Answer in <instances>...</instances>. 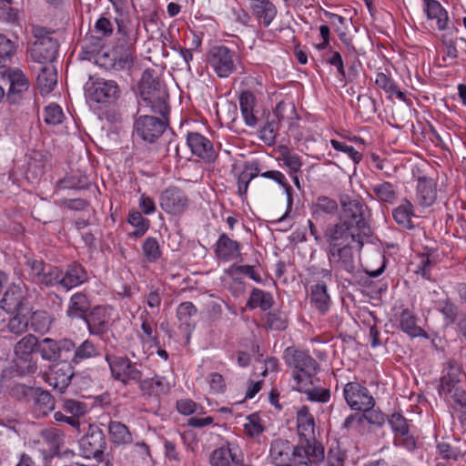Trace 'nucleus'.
<instances>
[{"label": "nucleus", "instance_id": "obj_1", "mask_svg": "<svg viewBox=\"0 0 466 466\" xmlns=\"http://www.w3.org/2000/svg\"><path fill=\"white\" fill-rule=\"evenodd\" d=\"M341 208L339 220L325 230L328 248L363 247L364 238L371 233L368 206L361 198L347 197L341 200Z\"/></svg>", "mask_w": 466, "mask_h": 466}, {"label": "nucleus", "instance_id": "obj_2", "mask_svg": "<svg viewBox=\"0 0 466 466\" xmlns=\"http://www.w3.org/2000/svg\"><path fill=\"white\" fill-rule=\"evenodd\" d=\"M168 94L166 87H149L147 89V106L152 116L147 115V158L158 162L168 152V140L164 137L172 134L169 127L170 109L167 104Z\"/></svg>", "mask_w": 466, "mask_h": 466}, {"label": "nucleus", "instance_id": "obj_3", "mask_svg": "<svg viewBox=\"0 0 466 466\" xmlns=\"http://www.w3.org/2000/svg\"><path fill=\"white\" fill-rule=\"evenodd\" d=\"M286 364L294 369V385L296 390H305L312 384V377L317 373L319 365L308 351L289 347L284 351Z\"/></svg>", "mask_w": 466, "mask_h": 466}, {"label": "nucleus", "instance_id": "obj_4", "mask_svg": "<svg viewBox=\"0 0 466 466\" xmlns=\"http://www.w3.org/2000/svg\"><path fill=\"white\" fill-rule=\"evenodd\" d=\"M465 374L461 366L455 360L448 362L447 372L441 378L439 393L445 400H451L455 403L466 407V390L462 386Z\"/></svg>", "mask_w": 466, "mask_h": 466}, {"label": "nucleus", "instance_id": "obj_5", "mask_svg": "<svg viewBox=\"0 0 466 466\" xmlns=\"http://www.w3.org/2000/svg\"><path fill=\"white\" fill-rule=\"evenodd\" d=\"M166 38L150 39L152 46H147V53L152 56H147V61L151 62L155 68L147 67V89L149 87H166L162 79L166 65L163 61L168 56L166 49Z\"/></svg>", "mask_w": 466, "mask_h": 466}, {"label": "nucleus", "instance_id": "obj_6", "mask_svg": "<svg viewBox=\"0 0 466 466\" xmlns=\"http://www.w3.org/2000/svg\"><path fill=\"white\" fill-rule=\"evenodd\" d=\"M324 459V447L317 440L299 439L294 445V466H317Z\"/></svg>", "mask_w": 466, "mask_h": 466}, {"label": "nucleus", "instance_id": "obj_7", "mask_svg": "<svg viewBox=\"0 0 466 466\" xmlns=\"http://www.w3.org/2000/svg\"><path fill=\"white\" fill-rule=\"evenodd\" d=\"M35 41L31 48V56L37 63L51 64L56 57L58 44L43 27L33 29Z\"/></svg>", "mask_w": 466, "mask_h": 466}, {"label": "nucleus", "instance_id": "obj_8", "mask_svg": "<svg viewBox=\"0 0 466 466\" xmlns=\"http://www.w3.org/2000/svg\"><path fill=\"white\" fill-rule=\"evenodd\" d=\"M235 51L225 46H213L208 54V62L219 78L228 77L236 70Z\"/></svg>", "mask_w": 466, "mask_h": 466}, {"label": "nucleus", "instance_id": "obj_9", "mask_svg": "<svg viewBox=\"0 0 466 466\" xmlns=\"http://www.w3.org/2000/svg\"><path fill=\"white\" fill-rule=\"evenodd\" d=\"M37 348V339L33 335L22 338L15 346V365L21 375L35 373L37 366L32 353Z\"/></svg>", "mask_w": 466, "mask_h": 466}, {"label": "nucleus", "instance_id": "obj_10", "mask_svg": "<svg viewBox=\"0 0 466 466\" xmlns=\"http://www.w3.org/2000/svg\"><path fill=\"white\" fill-rule=\"evenodd\" d=\"M106 360L115 380L127 383L129 380H139L142 376L139 369L142 364L132 362L126 357L106 354Z\"/></svg>", "mask_w": 466, "mask_h": 466}, {"label": "nucleus", "instance_id": "obj_11", "mask_svg": "<svg viewBox=\"0 0 466 466\" xmlns=\"http://www.w3.org/2000/svg\"><path fill=\"white\" fill-rule=\"evenodd\" d=\"M159 204L166 213L180 216L188 209L190 199L182 188L170 186L161 192Z\"/></svg>", "mask_w": 466, "mask_h": 466}, {"label": "nucleus", "instance_id": "obj_12", "mask_svg": "<svg viewBox=\"0 0 466 466\" xmlns=\"http://www.w3.org/2000/svg\"><path fill=\"white\" fill-rule=\"evenodd\" d=\"M343 397L352 410L375 407L376 400L370 390L358 381H350L343 388Z\"/></svg>", "mask_w": 466, "mask_h": 466}, {"label": "nucleus", "instance_id": "obj_13", "mask_svg": "<svg viewBox=\"0 0 466 466\" xmlns=\"http://www.w3.org/2000/svg\"><path fill=\"white\" fill-rule=\"evenodd\" d=\"M86 94L91 101L105 103L116 99L120 95V89L113 80L97 78L93 81V77L90 76L89 81L86 83Z\"/></svg>", "mask_w": 466, "mask_h": 466}, {"label": "nucleus", "instance_id": "obj_14", "mask_svg": "<svg viewBox=\"0 0 466 466\" xmlns=\"http://www.w3.org/2000/svg\"><path fill=\"white\" fill-rule=\"evenodd\" d=\"M81 455L85 458L100 457L106 447L105 435L96 426H90L88 431L79 441Z\"/></svg>", "mask_w": 466, "mask_h": 466}, {"label": "nucleus", "instance_id": "obj_15", "mask_svg": "<svg viewBox=\"0 0 466 466\" xmlns=\"http://www.w3.org/2000/svg\"><path fill=\"white\" fill-rule=\"evenodd\" d=\"M187 144L191 153L206 163H213L218 157L213 143L198 132H187Z\"/></svg>", "mask_w": 466, "mask_h": 466}, {"label": "nucleus", "instance_id": "obj_16", "mask_svg": "<svg viewBox=\"0 0 466 466\" xmlns=\"http://www.w3.org/2000/svg\"><path fill=\"white\" fill-rule=\"evenodd\" d=\"M241 249V243L232 239L226 233L220 234L214 245L215 257L218 260L222 262L232 260L242 262Z\"/></svg>", "mask_w": 466, "mask_h": 466}, {"label": "nucleus", "instance_id": "obj_17", "mask_svg": "<svg viewBox=\"0 0 466 466\" xmlns=\"http://www.w3.org/2000/svg\"><path fill=\"white\" fill-rule=\"evenodd\" d=\"M294 444L282 438L271 441L268 460L274 466H294Z\"/></svg>", "mask_w": 466, "mask_h": 466}, {"label": "nucleus", "instance_id": "obj_18", "mask_svg": "<svg viewBox=\"0 0 466 466\" xmlns=\"http://www.w3.org/2000/svg\"><path fill=\"white\" fill-rule=\"evenodd\" d=\"M242 457V451L235 441H227L226 444L215 449L209 456L211 466H234Z\"/></svg>", "mask_w": 466, "mask_h": 466}, {"label": "nucleus", "instance_id": "obj_19", "mask_svg": "<svg viewBox=\"0 0 466 466\" xmlns=\"http://www.w3.org/2000/svg\"><path fill=\"white\" fill-rule=\"evenodd\" d=\"M74 376L71 364L67 361H60L52 366L47 374L46 381L59 393L65 392Z\"/></svg>", "mask_w": 466, "mask_h": 466}, {"label": "nucleus", "instance_id": "obj_20", "mask_svg": "<svg viewBox=\"0 0 466 466\" xmlns=\"http://www.w3.org/2000/svg\"><path fill=\"white\" fill-rule=\"evenodd\" d=\"M241 116L246 126L255 127L259 121V107L257 97L249 90L241 91L238 96Z\"/></svg>", "mask_w": 466, "mask_h": 466}, {"label": "nucleus", "instance_id": "obj_21", "mask_svg": "<svg viewBox=\"0 0 466 466\" xmlns=\"http://www.w3.org/2000/svg\"><path fill=\"white\" fill-rule=\"evenodd\" d=\"M9 88L6 93V101L11 105L19 104L25 93L29 88V82L20 70H11L7 74Z\"/></svg>", "mask_w": 466, "mask_h": 466}, {"label": "nucleus", "instance_id": "obj_22", "mask_svg": "<svg viewBox=\"0 0 466 466\" xmlns=\"http://www.w3.org/2000/svg\"><path fill=\"white\" fill-rule=\"evenodd\" d=\"M111 309L107 307H95L84 319L92 335H102L108 329L111 319Z\"/></svg>", "mask_w": 466, "mask_h": 466}, {"label": "nucleus", "instance_id": "obj_23", "mask_svg": "<svg viewBox=\"0 0 466 466\" xmlns=\"http://www.w3.org/2000/svg\"><path fill=\"white\" fill-rule=\"evenodd\" d=\"M248 9L252 16L264 27H268L278 15V8L271 0H251Z\"/></svg>", "mask_w": 466, "mask_h": 466}, {"label": "nucleus", "instance_id": "obj_24", "mask_svg": "<svg viewBox=\"0 0 466 466\" xmlns=\"http://www.w3.org/2000/svg\"><path fill=\"white\" fill-rule=\"evenodd\" d=\"M362 247H340L328 248V258L330 264L336 263L340 268L350 274L356 271L353 251L360 250Z\"/></svg>", "mask_w": 466, "mask_h": 466}, {"label": "nucleus", "instance_id": "obj_25", "mask_svg": "<svg viewBox=\"0 0 466 466\" xmlns=\"http://www.w3.org/2000/svg\"><path fill=\"white\" fill-rule=\"evenodd\" d=\"M320 12L329 20L334 32L337 34L339 41L350 51H355L352 44V39L349 35V25L347 19L338 14L329 12L326 9L320 8Z\"/></svg>", "mask_w": 466, "mask_h": 466}, {"label": "nucleus", "instance_id": "obj_26", "mask_svg": "<svg viewBox=\"0 0 466 466\" xmlns=\"http://www.w3.org/2000/svg\"><path fill=\"white\" fill-rule=\"evenodd\" d=\"M417 316L409 309H404L399 317V327L400 330L410 338H423L428 339L429 334L417 324Z\"/></svg>", "mask_w": 466, "mask_h": 466}, {"label": "nucleus", "instance_id": "obj_27", "mask_svg": "<svg viewBox=\"0 0 466 466\" xmlns=\"http://www.w3.org/2000/svg\"><path fill=\"white\" fill-rule=\"evenodd\" d=\"M309 299L311 305L321 315H325L329 310L332 302L325 281L311 285Z\"/></svg>", "mask_w": 466, "mask_h": 466}, {"label": "nucleus", "instance_id": "obj_28", "mask_svg": "<svg viewBox=\"0 0 466 466\" xmlns=\"http://www.w3.org/2000/svg\"><path fill=\"white\" fill-rule=\"evenodd\" d=\"M416 198L422 207H431L437 198V185L432 178L420 177L417 180Z\"/></svg>", "mask_w": 466, "mask_h": 466}, {"label": "nucleus", "instance_id": "obj_29", "mask_svg": "<svg viewBox=\"0 0 466 466\" xmlns=\"http://www.w3.org/2000/svg\"><path fill=\"white\" fill-rule=\"evenodd\" d=\"M414 217H416L415 207L407 198H403L400 203L392 209L394 221L403 229L412 230L415 228V225L412 221V218Z\"/></svg>", "mask_w": 466, "mask_h": 466}, {"label": "nucleus", "instance_id": "obj_30", "mask_svg": "<svg viewBox=\"0 0 466 466\" xmlns=\"http://www.w3.org/2000/svg\"><path fill=\"white\" fill-rule=\"evenodd\" d=\"M423 11L428 20H436L437 28L444 31L448 28V11L438 0H422Z\"/></svg>", "mask_w": 466, "mask_h": 466}, {"label": "nucleus", "instance_id": "obj_31", "mask_svg": "<svg viewBox=\"0 0 466 466\" xmlns=\"http://www.w3.org/2000/svg\"><path fill=\"white\" fill-rule=\"evenodd\" d=\"M296 419L299 439L316 440L315 420L313 415L309 412V409L307 406H302L297 411Z\"/></svg>", "mask_w": 466, "mask_h": 466}, {"label": "nucleus", "instance_id": "obj_32", "mask_svg": "<svg viewBox=\"0 0 466 466\" xmlns=\"http://www.w3.org/2000/svg\"><path fill=\"white\" fill-rule=\"evenodd\" d=\"M86 280L87 274L79 264H71L65 272L62 271V287L66 290L76 288L85 283Z\"/></svg>", "mask_w": 466, "mask_h": 466}, {"label": "nucleus", "instance_id": "obj_33", "mask_svg": "<svg viewBox=\"0 0 466 466\" xmlns=\"http://www.w3.org/2000/svg\"><path fill=\"white\" fill-rule=\"evenodd\" d=\"M372 198L382 204L392 205L398 198L397 187L389 181L371 185Z\"/></svg>", "mask_w": 466, "mask_h": 466}, {"label": "nucleus", "instance_id": "obj_34", "mask_svg": "<svg viewBox=\"0 0 466 466\" xmlns=\"http://www.w3.org/2000/svg\"><path fill=\"white\" fill-rule=\"evenodd\" d=\"M339 209L338 203L335 199L320 196L312 203L310 211L312 218L316 220L323 218L326 216H334Z\"/></svg>", "mask_w": 466, "mask_h": 466}, {"label": "nucleus", "instance_id": "obj_35", "mask_svg": "<svg viewBox=\"0 0 466 466\" xmlns=\"http://www.w3.org/2000/svg\"><path fill=\"white\" fill-rule=\"evenodd\" d=\"M224 272L236 283H243V279L240 277L241 275L248 277L250 279L257 283H262V278L260 274L256 270L255 266L232 264L227 269H225Z\"/></svg>", "mask_w": 466, "mask_h": 466}, {"label": "nucleus", "instance_id": "obj_36", "mask_svg": "<svg viewBox=\"0 0 466 466\" xmlns=\"http://www.w3.org/2000/svg\"><path fill=\"white\" fill-rule=\"evenodd\" d=\"M259 166L258 163L245 165L244 169L238 176V194L242 200L247 198L250 182L258 177Z\"/></svg>", "mask_w": 466, "mask_h": 466}, {"label": "nucleus", "instance_id": "obj_37", "mask_svg": "<svg viewBox=\"0 0 466 466\" xmlns=\"http://www.w3.org/2000/svg\"><path fill=\"white\" fill-rule=\"evenodd\" d=\"M89 309L87 297L81 292L73 294L70 298L66 316L71 319H85Z\"/></svg>", "mask_w": 466, "mask_h": 466}, {"label": "nucleus", "instance_id": "obj_38", "mask_svg": "<svg viewBox=\"0 0 466 466\" xmlns=\"http://www.w3.org/2000/svg\"><path fill=\"white\" fill-rule=\"evenodd\" d=\"M37 85L42 94H49L56 86V72L53 65L41 66L37 75Z\"/></svg>", "mask_w": 466, "mask_h": 466}, {"label": "nucleus", "instance_id": "obj_39", "mask_svg": "<svg viewBox=\"0 0 466 466\" xmlns=\"http://www.w3.org/2000/svg\"><path fill=\"white\" fill-rule=\"evenodd\" d=\"M273 303L274 299L271 293L254 288L248 299L247 308L248 309L259 308L261 310L266 311L273 306Z\"/></svg>", "mask_w": 466, "mask_h": 466}, {"label": "nucleus", "instance_id": "obj_40", "mask_svg": "<svg viewBox=\"0 0 466 466\" xmlns=\"http://www.w3.org/2000/svg\"><path fill=\"white\" fill-rule=\"evenodd\" d=\"M23 295L18 287L10 288L4 294L1 307L5 311L13 312L19 309L22 305Z\"/></svg>", "mask_w": 466, "mask_h": 466}, {"label": "nucleus", "instance_id": "obj_41", "mask_svg": "<svg viewBox=\"0 0 466 466\" xmlns=\"http://www.w3.org/2000/svg\"><path fill=\"white\" fill-rule=\"evenodd\" d=\"M99 355V348L89 339H86L75 349L72 362L77 364L83 360L95 358Z\"/></svg>", "mask_w": 466, "mask_h": 466}, {"label": "nucleus", "instance_id": "obj_42", "mask_svg": "<svg viewBox=\"0 0 466 466\" xmlns=\"http://www.w3.org/2000/svg\"><path fill=\"white\" fill-rule=\"evenodd\" d=\"M265 425L258 413L254 412L246 417V422L243 424L245 434L248 438H258L265 431Z\"/></svg>", "mask_w": 466, "mask_h": 466}, {"label": "nucleus", "instance_id": "obj_43", "mask_svg": "<svg viewBox=\"0 0 466 466\" xmlns=\"http://www.w3.org/2000/svg\"><path fill=\"white\" fill-rule=\"evenodd\" d=\"M36 351L46 360L55 361L59 359L56 341L49 338L37 341Z\"/></svg>", "mask_w": 466, "mask_h": 466}, {"label": "nucleus", "instance_id": "obj_44", "mask_svg": "<svg viewBox=\"0 0 466 466\" xmlns=\"http://www.w3.org/2000/svg\"><path fill=\"white\" fill-rule=\"evenodd\" d=\"M34 396L35 408L40 414L46 415L54 410L55 400L48 391L36 390Z\"/></svg>", "mask_w": 466, "mask_h": 466}, {"label": "nucleus", "instance_id": "obj_45", "mask_svg": "<svg viewBox=\"0 0 466 466\" xmlns=\"http://www.w3.org/2000/svg\"><path fill=\"white\" fill-rule=\"evenodd\" d=\"M108 430L113 441L116 444L128 443L132 440L127 427L119 421H111Z\"/></svg>", "mask_w": 466, "mask_h": 466}, {"label": "nucleus", "instance_id": "obj_46", "mask_svg": "<svg viewBox=\"0 0 466 466\" xmlns=\"http://www.w3.org/2000/svg\"><path fill=\"white\" fill-rule=\"evenodd\" d=\"M288 327V319L280 310L269 311L265 316V328L270 330H284Z\"/></svg>", "mask_w": 466, "mask_h": 466}, {"label": "nucleus", "instance_id": "obj_47", "mask_svg": "<svg viewBox=\"0 0 466 466\" xmlns=\"http://www.w3.org/2000/svg\"><path fill=\"white\" fill-rule=\"evenodd\" d=\"M127 223L133 228L128 231L130 238H138L146 233V223L142 214L138 211H131L127 218Z\"/></svg>", "mask_w": 466, "mask_h": 466}, {"label": "nucleus", "instance_id": "obj_48", "mask_svg": "<svg viewBox=\"0 0 466 466\" xmlns=\"http://www.w3.org/2000/svg\"><path fill=\"white\" fill-rule=\"evenodd\" d=\"M323 60L326 64L336 67L339 80L347 79L342 56L339 51L329 48L324 55Z\"/></svg>", "mask_w": 466, "mask_h": 466}, {"label": "nucleus", "instance_id": "obj_49", "mask_svg": "<svg viewBox=\"0 0 466 466\" xmlns=\"http://www.w3.org/2000/svg\"><path fill=\"white\" fill-rule=\"evenodd\" d=\"M51 317L44 310L33 312L30 319V327L34 331L44 333L51 327Z\"/></svg>", "mask_w": 466, "mask_h": 466}, {"label": "nucleus", "instance_id": "obj_50", "mask_svg": "<svg viewBox=\"0 0 466 466\" xmlns=\"http://www.w3.org/2000/svg\"><path fill=\"white\" fill-rule=\"evenodd\" d=\"M438 310L443 317L445 326L452 325L458 317V307L450 299H444L438 302Z\"/></svg>", "mask_w": 466, "mask_h": 466}, {"label": "nucleus", "instance_id": "obj_51", "mask_svg": "<svg viewBox=\"0 0 466 466\" xmlns=\"http://www.w3.org/2000/svg\"><path fill=\"white\" fill-rule=\"evenodd\" d=\"M280 156V159L283 166L287 168L288 174L301 173L303 162L298 154L286 150L281 152Z\"/></svg>", "mask_w": 466, "mask_h": 466}, {"label": "nucleus", "instance_id": "obj_52", "mask_svg": "<svg viewBox=\"0 0 466 466\" xmlns=\"http://www.w3.org/2000/svg\"><path fill=\"white\" fill-rule=\"evenodd\" d=\"M36 283L44 284L46 287L62 286V270L48 265Z\"/></svg>", "mask_w": 466, "mask_h": 466}, {"label": "nucleus", "instance_id": "obj_53", "mask_svg": "<svg viewBox=\"0 0 466 466\" xmlns=\"http://www.w3.org/2000/svg\"><path fill=\"white\" fill-rule=\"evenodd\" d=\"M362 423L367 421L370 425L381 427L386 421V415L379 409L365 408L361 410Z\"/></svg>", "mask_w": 466, "mask_h": 466}, {"label": "nucleus", "instance_id": "obj_54", "mask_svg": "<svg viewBox=\"0 0 466 466\" xmlns=\"http://www.w3.org/2000/svg\"><path fill=\"white\" fill-rule=\"evenodd\" d=\"M43 117L48 125H59L63 122L65 115L58 105L50 104L45 107Z\"/></svg>", "mask_w": 466, "mask_h": 466}, {"label": "nucleus", "instance_id": "obj_55", "mask_svg": "<svg viewBox=\"0 0 466 466\" xmlns=\"http://www.w3.org/2000/svg\"><path fill=\"white\" fill-rule=\"evenodd\" d=\"M330 145L335 150L345 153L355 165H358L362 160V154L352 146L336 139H331Z\"/></svg>", "mask_w": 466, "mask_h": 466}, {"label": "nucleus", "instance_id": "obj_56", "mask_svg": "<svg viewBox=\"0 0 466 466\" xmlns=\"http://www.w3.org/2000/svg\"><path fill=\"white\" fill-rule=\"evenodd\" d=\"M42 441L48 445V451H56L62 441V435L56 429H46L41 432Z\"/></svg>", "mask_w": 466, "mask_h": 466}, {"label": "nucleus", "instance_id": "obj_57", "mask_svg": "<svg viewBox=\"0 0 466 466\" xmlns=\"http://www.w3.org/2000/svg\"><path fill=\"white\" fill-rule=\"evenodd\" d=\"M388 422L394 433V437L410 431V426L407 420L400 412H394L388 419Z\"/></svg>", "mask_w": 466, "mask_h": 466}, {"label": "nucleus", "instance_id": "obj_58", "mask_svg": "<svg viewBox=\"0 0 466 466\" xmlns=\"http://www.w3.org/2000/svg\"><path fill=\"white\" fill-rule=\"evenodd\" d=\"M198 309L196 306L190 301L180 303L177 309V317L181 324L189 325L190 319L196 316Z\"/></svg>", "mask_w": 466, "mask_h": 466}, {"label": "nucleus", "instance_id": "obj_59", "mask_svg": "<svg viewBox=\"0 0 466 466\" xmlns=\"http://www.w3.org/2000/svg\"><path fill=\"white\" fill-rule=\"evenodd\" d=\"M311 385L307 386L305 390H299L305 392L307 399L310 401L327 403L330 400V390L323 388H310Z\"/></svg>", "mask_w": 466, "mask_h": 466}, {"label": "nucleus", "instance_id": "obj_60", "mask_svg": "<svg viewBox=\"0 0 466 466\" xmlns=\"http://www.w3.org/2000/svg\"><path fill=\"white\" fill-rule=\"evenodd\" d=\"M207 382L209 387V392L212 394H221L226 391L227 384L224 377L218 372H211L208 375Z\"/></svg>", "mask_w": 466, "mask_h": 466}, {"label": "nucleus", "instance_id": "obj_61", "mask_svg": "<svg viewBox=\"0 0 466 466\" xmlns=\"http://www.w3.org/2000/svg\"><path fill=\"white\" fill-rule=\"evenodd\" d=\"M95 63L106 70L117 68L120 63L116 62L115 53L97 52L94 56Z\"/></svg>", "mask_w": 466, "mask_h": 466}, {"label": "nucleus", "instance_id": "obj_62", "mask_svg": "<svg viewBox=\"0 0 466 466\" xmlns=\"http://www.w3.org/2000/svg\"><path fill=\"white\" fill-rule=\"evenodd\" d=\"M168 383L163 377L147 379V395H160L168 391Z\"/></svg>", "mask_w": 466, "mask_h": 466}, {"label": "nucleus", "instance_id": "obj_63", "mask_svg": "<svg viewBox=\"0 0 466 466\" xmlns=\"http://www.w3.org/2000/svg\"><path fill=\"white\" fill-rule=\"evenodd\" d=\"M167 29L165 25L154 17L147 19V44L150 39L166 38Z\"/></svg>", "mask_w": 466, "mask_h": 466}, {"label": "nucleus", "instance_id": "obj_64", "mask_svg": "<svg viewBox=\"0 0 466 466\" xmlns=\"http://www.w3.org/2000/svg\"><path fill=\"white\" fill-rule=\"evenodd\" d=\"M376 86L382 89L385 93L392 96V91L395 90L396 82L391 77L390 73L378 72L375 77Z\"/></svg>", "mask_w": 466, "mask_h": 466}]
</instances>
